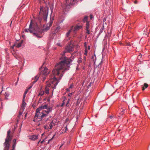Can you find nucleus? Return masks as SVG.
Here are the masks:
<instances>
[{"instance_id": "nucleus-1", "label": "nucleus", "mask_w": 150, "mask_h": 150, "mask_svg": "<svg viewBox=\"0 0 150 150\" xmlns=\"http://www.w3.org/2000/svg\"><path fill=\"white\" fill-rule=\"evenodd\" d=\"M65 52L62 54V57L60 58V62L57 64L55 69L52 71V74L59 76V79H60L62 76L64 72L69 69V64L72 62V60L70 59H67L64 56Z\"/></svg>"}, {"instance_id": "nucleus-2", "label": "nucleus", "mask_w": 150, "mask_h": 150, "mask_svg": "<svg viewBox=\"0 0 150 150\" xmlns=\"http://www.w3.org/2000/svg\"><path fill=\"white\" fill-rule=\"evenodd\" d=\"M53 20H50V22L47 24L46 28L42 30L38 26L36 23L33 24L32 20H31L29 27L28 28H26L24 30L25 32L28 33L30 32L33 33V36L37 38H40L42 37V34L44 32L47 31L49 30L50 28L52 25Z\"/></svg>"}, {"instance_id": "nucleus-3", "label": "nucleus", "mask_w": 150, "mask_h": 150, "mask_svg": "<svg viewBox=\"0 0 150 150\" xmlns=\"http://www.w3.org/2000/svg\"><path fill=\"white\" fill-rule=\"evenodd\" d=\"M52 110V108L50 107L47 109V110L43 111H35V115L33 121L35 122H39L42 120L46 122L49 119L48 114Z\"/></svg>"}, {"instance_id": "nucleus-4", "label": "nucleus", "mask_w": 150, "mask_h": 150, "mask_svg": "<svg viewBox=\"0 0 150 150\" xmlns=\"http://www.w3.org/2000/svg\"><path fill=\"white\" fill-rule=\"evenodd\" d=\"M57 76H58L53 75V77L49 79V83L47 84L46 87H45V91H44L46 94H49L50 87H52L53 89L56 88V86H57L59 82L57 79L55 77Z\"/></svg>"}, {"instance_id": "nucleus-5", "label": "nucleus", "mask_w": 150, "mask_h": 150, "mask_svg": "<svg viewBox=\"0 0 150 150\" xmlns=\"http://www.w3.org/2000/svg\"><path fill=\"white\" fill-rule=\"evenodd\" d=\"M11 132L10 130L8 131L7 132V136L5 139V141L4 143V150H8L10 147V144L11 141V137L10 136V133Z\"/></svg>"}, {"instance_id": "nucleus-6", "label": "nucleus", "mask_w": 150, "mask_h": 150, "mask_svg": "<svg viewBox=\"0 0 150 150\" xmlns=\"http://www.w3.org/2000/svg\"><path fill=\"white\" fill-rule=\"evenodd\" d=\"M40 14L43 15V17L44 20L46 21L47 18V14H48V8L45 7H40V10L39 12Z\"/></svg>"}, {"instance_id": "nucleus-7", "label": "nucleus", "mask_w": 150, "mask_h": 150, "mask_svg": "<svg viewBox=\"0 0 150 150\" xmlns=\"http://www.w3.org/2000/svg\"><path fill=\"white\" fill-rule=\"evenodd\" d=\"M47 105L46 104L45 105H41V106L38 107L36 110L37 111H43L44 110H42L43 109H46V110H47V109L50 108H52V107H50L49 108H47Z\"/></svg>"}, {"instance_id": "nucleus-8", "label": "nucleus", "mask_w": 150, "mask_h": 150, "mask_svg": "<svg viewBox=\"0 0 150 150\" xmlns=\"http://www.w3.org/2000/svg\"><path fill=\"white\" fill-rule=\"evenodd\" d=\"M142 102L144 107H148L150 105V101L147 99L143 100H142Z\"/></svg>"}, {"instance_id": "nucleus-9", "label": "nucleus", "mask_w": 150, "mask_h": 150, "mask_svg": "<svg viewBox=\"0 0 150 150\" xmlns=\"http://www.w3.org/2000/svg\"><path fill=\"white\" fill-rule=\"evenodd\" d=\"M49 71H48L47 69L45 67L43 71H41V73H40V74H41V76H46L49 73Z\"/></svg>"}, {"instance_id": "nucleus-10", "label": "nucleus", "mask_w": 150, "mask_h": 150, "mask_svg": "<svg viewBox=\"0 0 150 150\" xmlns=\"http://www.w3.org/2000/svg\"><path fill=\"white\" fill-rule=\"evenodd\" d=\"M55 124L54 122L53 121H52V122L50 123V124H49V126H44V128L45 129H52L53 127V126H55Z\"/></svg>"}, {"instance_id": "nucleus-11", "label": "nucleus", "mask_w": 150, "mask_h": 150, "mask_svg": "<svg viewBox=\"0 0 150 150\" xmlns=\"http://www.w3.org/2000/svg\"><path fill=\"white\" fill-rule=\"evenodd\" d=\"M65 50L67 52H71L73 51V47L70 45H68L65 47Z\"/></svg>"}, {"instance_id": "nucleus-12", "label": "nucleus", "mask_w": 150, "mask_h": 150, "mask_svg": "<svg viewBox=\"0 0 150 150\" xmlns=\"http://www.w3.org/2000/svg\"><path fill=\"white\" fill-rule=\"evenodd\" d=\"M125 109V108H120V109H119V110H118V113H119V114L121 116L123 115L124 113Z\"/></svg>"}, {"instance_id": "nucleus-13", "label": "nucleus", "mask_w": 150, "mask_h": 150, "mask_svg": "<svg viewBox=\"0 0 150 150\" xmlns=\"http://www.w3.org/2000/svg\"><path fill=\"white\" fill-rule=\"evenodd\" d=\"M89 22H87L86 23V33L88 35L90 34L89 30Z\"/></svg>"}, {"instance_id": "nucleus-14", "label": "nucleus", "mask_w": 150, "mask_h": 150, "mask_svg": "<svg viewBox=\"0 0 150 150\" xmlns=\"http://www.w3.org/2000/svg\"><path fill=\"white\" fill-rule=\"evenodd\" d=\"M68 130L67 126L66 123H64L63 127H62V130L64 132H67Z\"/></svg>"}, {"instance_id": "nucleus-15", "label": "nucleus", "mask_w": 150, "mask_h": 150, "mask_svg": "<svg viewBox=\"0 0 150 150\" xmlns=\"http://www.w3.org/2000/svg\"><path fill=\"white\" fill-rule=\"evenodd\" d=\"M26 105V103L24 101V99H22V106H21V108H22V110H24Z\"/></svg>"}, {"instance_id": "nucleus-16", "label": "nucleus", "mask_w": 150, "mask_h": 150, "mask_svg": "<svg viewBox=\"0 0 150 150\" xmlns=\"http://www.w3.org/2000/svg\"><path fill=\"white\" fill-rule=\"evenodd\" d=\"M82 28L81 25H77L74 27V31H75L81 29Z\"/></svg>"}, {"instance_id": "nucleus-17", "label": "nucleus", "mask_w": 150, "mask_h": 150, "mask_svg": "<svg viewBox=\"0 0 150 150\" xmlns=\"http://www.w3.org/2000/svg\"><path fill=\"white\" fill-rule=\"evenodd\" d=\"M38 135H33L30 137L31 140L33 141L35 140L38 139Z\"/></svg>"}, {"instance_id": "nucleus-18", "label": "nucleus", "mask_w": 150, "mask_h": 150, "mask_svg": "<svg viewBox=\"0 0 150 150\" xmlns=\"http://www.w3.org/2000/svg\"><path fill=\"white\" fill-rule=\"evenodd\" d=\"M23 42V40H21V41H20V42L18 43L17 45H16V47H21V45H22V44Z\"/></svg>"}, {"instance_id": "nucleus-19", "label": "nucleus", "mask_w": 150, "mask_h": 150, "mask_svg": "<svg viewBox=\"0 0 150 150\" xmlns=\"http://www.w3.org/2000/svg\"><path fill=\"white\" fill-rule=\"evenodd\" d=\"M39 78V76H35V77L34 80V81H33V83L34 84L38 81V79Z\"/></svg>"}, {"instance_id": "nucleus-20", "label": "nucleus", "mask_w": 150, "mask_h": 150, "mask_svg": "<svg viewBox=\"0 0 150 150\" xmlns=\"http://www.w3.org/2000/svg\"><path fill=\"white\" fill-rule=\"evenodd\" d=\"M64 100H66V102H65V103H66V106H67V105L69 103V101H70V99H67L64 97Z\"/></svg>"}, {"instance_id": "nucleus-21", "label": "nucleus", "mask_w": 150, "mask_h": 150, "mask_svg": "<svg viewBox=\"0 0 150 150\" xmlns=\"http://www.w3.org/2000/svg\"><path fill=\"white\" fill-rule=\"evenodd\" d=\"M148 87V84L146 83H144V86L142 87V90L144 91L145 88H146Z\"/></svg>"}, {"instance_id": "nucleus-22", "label": "nucleus", "mask_w": 150, "mask_h": 150, "mask_svg": "<svg viewBox=\"0 0 150 150\" xmlns=\"http://www.w3.org/2000/svg\"><path fill=\"white\" fill-rule=\"evenodd\" d=\"M60 29V26H58L54 30V32L55 33H57L59 30V29Z\"/></svg>"}, {"instance_id": "nucleus-23", "label": "nucleus", "mask_w": 150, "mask_h": 150, "mask_svg": "<svg viewBox=\"0 0 150 150\" xmlns=\"http://www.w3.org/2000/svg\"><path fill=\"white\" fill-rule=\"evenodd\" d=\"M132 110L134 112H135L136 110H138L137 108L136 107V106H134V107H132Z\"/></svg>"}, {"instance_id": "nucleus-24", "label": "nucleus", "mask_w": 150, "mask_h": 150, "mask_svg": "<svg viewBox=\"0 0 150 150\" xmlns=\"http://www.w3.org/2000/svg\"><path fill=\"white\" fill-rule=\"evenodd\" d=\"M104 25H103V26H102V28H101L100 30V33H101L103 32V30H104Z\"/></svg>"}, {"instance_id": "nucleus-25", "label": "nucleus", "mask_w": 150, "mask_h": 150, "mask_svg": "<svg viewBox=\"0 0 150 150\" xmlns=\"http://www.w3.org/2000/svg\"><path fill=\"white\" fill-rule=\"evenodd\" d=\"M28 92V90H26V91H25V93H24V96H23V99H24L25 98V95H26V93H27Z\"/></svg>"}, {"instance_id": "nucleus-26", "label": "nucleus", "mask_w": 150, "mask_h": 150, "mask_svg": "<svg viewBox=\"0 0 150 150\" xmlns=\"http://www.w3.org/2000/svg\"><path fill=\"white\" fill-rule=\"evenodd\" d=\"M81 99L79 98V99H78L77 101L76 102L77 105H79L80 103H81Z\"/></svg>"}, {"instance_id": "nucleus-27", "label": "nucleus", "mask_w": 150, "mask_h": 150, "mask_svg": "<svg viewBox=\"0 0 150 150\" xmlns=\"http://www.w3.org/2000/svg\"><path fill=\"white\" fill-rule=\"evenodd\" d=\"M45 92L43 91H41L40 92L39 94V95L40 96H43L44 93Z\"/></svg>"}, {"instance_id": "nucleus-28", "label": "nucleus", "mask_w": 150, "mask_h": 150, "mask_svg": "<svg viewBox=\"0 0 150 150\" xmlns=\"http://www.w3.org/2000/svg\"><path fill=\"white\" fill-rule=\"evenodd\" d=\"M87 19H88V17L87 16H85L84 18L83 19V22H85L86 21Z\"/></svg>"}, {"instance_id": "nucleus-29", "label": "nucleus", "mask_w": 150, "mask_h": 150, "mask_svg": "<svg viewBox=\"0 0 150 150\" xmlns=\"http://www.w3.org/2000/svg\"><path fill=\"white\" fill-rule=\"evenodd\" d=\"M16 146V144L13 143L12 146V150H14L15 149Z\"/></svg>"}, {"instance_id": "nucleus-30", "label": "nucleus", "mask_w": 150, "mask_h": 150, "mask_svg": "<svg viewBox=\"0 0 150 150\" xmlns=\"http://www.w3.org/2000/svg\"><path fill=\"white\" fill-rule=\"evenodd\" d=\"M66 100H64L63 101V102H62V103L61 105V106L62 107L64 105L65 103Z\"/></svg>"}, {"instance_id": "nucleus-31", "label": "nucleus", "mask_w": 150, "mask_h": 150, "mask_svg": "<svg viewBox=\"0 0 150 150\" xmlns=\"http://www.w3.org/2000/svg\"><path fill=\"white\" fill-rule=\"evenodd\" d=\"M71 32V30H69V31H68V32L66 33V36L67 37H68L69 34H70Z\"/></svg>"}, {"instance_id": "nucleus-32", "label": "nucleus", "mask_w": 150, "mask_h": 150, "mask_svg": "<svg viewBox=\"0 0 150 150\" xmlns=\"http://www.w3.org/2000/svg\"><path fill=\"white\" fill-rule=\"evenodd\" d=\"M78 62L79 64L81 63L82 62V59L81 58L79 59H78Z\"/></svg>"}, {"instance_id": "nucleus-33", "label": "nucleus", "mask_w": 150, "mask_h": 150, "mask_svg": "<svg viewBox=\"0 0 150 150\" xmlns=\"http://www.w3.org/2000/svg\"><path fill=\"white\" fill-rule=\"evenodd\" d=\"M55 135H54L52 137V138H51V139H50L49 140V141H48V143H47V144H49L50 142L51 141V140H52L54 138V137L55 136Z\"/></svg>"}, {"instance_id": "nucleus-34", "label": "nucleus", "mask_w": 150, "mask_h": 150, "mask_svg": "<svg viewBox=\"0 0 150 150\" xmlns=\"http://www.w3.org/2000/svg\"><path fill=\"white\" fill-rule=\"evenodd\" d=\"M42 76L43 77V78L42 79V81H45V76Z\"/></svg>"}, {"instance_id": "nucleus-35", "label": "nucleus", "mask_w": 150, "mask_h": 150, "mask_svg": "<svg viewBox=\"0 0 150 150\" xmlns=\"http://www.w3.org/2000/svg\"><path fill=\"white\" fill-rule=\"evenodd\" d=\"M87 49H85V50L84 55H87Z\"/></svg>"}, {"instance_id": "nucleus-36", "label": "nucleus", "mask_w": 150, "mask_h": 150, "mask_svg": "<svg viewBox=\"0 0 150 150\" xmlns=\"http://www.w3.org/2000/svg\"><path fill=\"white\" fill-rule=\"evenodd\" d=\"M71 1V0H65V1H66V3L68 4V3H69Z\"/></svg>"}, {"instance_id": "nucleus-37", "label": "nucleus", "mask_w": 150, "mask_h": 150, "mask_svg": "<svg viewBox=\"0 0 150 150\" xmlns=\"http://www.w3.org/2000/svg\"><path fill=\"white\" fill-rule=\"evenodd\" d=\"M73 84H71L70 85V87H69L68 88L71 89L73 87Z\"/></svg>"}, {"instance_id": "nucleus-38", "label": "nucleus", "mask_w": 150, "mask_h": 150, "mask_svg": "<svg viewBox=\"0 0 150 150\" xmlns=\"http://www.w3.org/2000/svg\"><path fill=\"white\" fill-rule=\"evenodd\" d=\"M6 94H5V96H6V97H8L9 96V94L7 93H6Z\"/></svg>"}, {"instance_id": "nucleus-39", "label": "nucleus", "mask_w": 150, "mask_h": 150, "mask_svg": "<svg viewBox=\"0 0 150 150\" xmlns=\"http://www.w3.org/2000/svg\"><path fill=\"white\" fill-rule=\"evenodd\" d=\"M69 121V119L68 118L66 119L65 120V122L64 124L66 123L67 124V122Z\"/></svg>"}, {"instance_id": "nucleus-40", "label": "nucleus", "mask_w": 150, "mask_h": 150, "mask_svg": "<svg viewBox=\"0 0 150 150\" xmlns=\"http://www.w3.org/2000/svg\"><path fill=\"white\" fill-rule=\"evenodd\" d=\"M13 144H16V139H13Z\"/></svg>"}, {"instance_id": "nucleus-41", "label": "nucleus", "mask_w": 150, "mask_h": 150, "mask_svg": "<svg viewBox=\"0 0 150 150\" xmlns=\"http://www.w3.org/2000/svg\"><path fill=\"white\" fill-rule=\"evenodd\" d=\"M22 112H20L19 113V116H20L22 115Z\"/></svg>"}, {"instance_id": "nucleus-42", "label": "nucleus", "mask_w": 150, "mask_h": 150, "mask_svg": "<svg viewBox=\"0 0 150 150\" xmlns=\"http://www.w3.org/2000/svg\"><path fill=\"white\" fill-rule=\"evenodd\" d=\"M84 47L85 48V49H87L86 42L84 43Z\"/></svg>"}, {"instance_id": "nucleus-43", "label": "nucleus", "mask_w": 150, "mask_h": 150, "mask_svg": "<svg viewBox=\"0 0 150 150\" xmlns=\"http://www.w3.org/2000/svg\"><path fill=\"white\" fill-rule=\"evenodd\" d=\"M71 88H67V89H66V91H67V92H69V91H70V89H71Z\"/></svg>"}, {"instance_id": "nucleus-44", "label": "nucleus", "mask_w": 150, "mask_h": 150, "mask_svg": "<svg viewBox=\"0 0 150 150\" xmlns=\"http://www.w3.org/2000/svg\"><path fill=\"white\" fill-rule=\"evenodd\" d=\"M45 142L44 139H43L42 140V141H40V143H41V144H42L44 142Z\"/></svg>"}, {"instance_id": "nucleus-45", "label": "nucleus", "mask_w": 150, "mask_h": 150, "mask_svg": "<svg viewBox=\"0 0 150 150\" xmlns=\"http://www.w3.org/2000/svg\"><path fill=\"white\" fill-rule=\"evenodd\" d=\"M14 46H15V45L11 46V48L12 49H13L14 47Z\"/></svg>"}, {"instance_id": "nucleus-46", "label": "nucleus", "mask_w": 150, "mask_h": 150, "mask_svg": "<svg viewBox=\"0 0 150 150\" xmlns=\"http://www.w3.org/2000/svg\"><path fill=\"white\" fill-rule=\"evenodd\" d=\"M57 45L59 46H61V45H60V43H57Z\"/></svg>"}, {"instance_id": "nucleus-47", "label": "nucleus", "mask_w": 150, "mask_h": 150, "mask_svg": "<svg viewBox=\"0 0 150 150\" xmlns=\"http://www.w3.org/2000/svg\"><path fill=\"white\" fill-rule=\"evenodd\" d=\"M88 50H90V46H88Z\"/></svg>"}, {"instance_id": "nucleus-48", "label": "nucleus", "mask_w": 150, "mask_h": 150, "mask_svg": "<svg viewBox=\"0 0 150 150\" xmlns=\"http://www.w3.org/2000/svg\"><path fill=\"white\" fill-rule=\"evenodd\" d=\"M72 94V93H69V94H68V96H71Z\"/></svg>"}, {"instance_id": "nucleus-49", "label": "nucleus", "mask_w": 150, "mask_h": 150, "mask_svg": "<svg viewBox=\"0 0 150 150\" xmlns=\"http://www.w3.org/2000/svg\"><path fill=\"white\" fill-rule=\"evenodd\" d=\"M92 18V15H90V19H91Z\"/></svg>"}, {"instance_id": "nucleus-50", "label": "nucleus", "mask_w": 150, "mask_h": 150, "mask_svg": "<svg viewBox=\"0 0 150 150\" xmlns=\"http://www.w3.org/2000/svg\"><path fill=\"white\" fill-rule=\"evenodd\" d=\"M134 4H137V0H136V1H134Z\"/></svg>"}, {"instance_id": "nucleus-51", "label": "nucleus", "mask_w": 150, "mask_h": 150, "mask_svg": "<svg viewBox=\"0 0 150 150\" xmlns=\"http://www.w3.org/2000/svg\"><path fill=\"white\" fill-rule=\"evenodd\" d=\"M62 146H63V144H62V145H61L60 146L59 148H61V147H62Z\"/></svg>"}, {"instance_id": "nucleus-52", "label": "nucleus", "mask_w": 150, "mask_h": 150, "mask_svg": "<svg viewBox=\"0 0 150 150\" xmlns=\"http://www.w3.org/2000/svg\"><path fill=\"white\" fill-rule=\"evenodd\" d=\"M127 45H129V46H130V43H127Z\"/></svg>"}, {"instance_id": "nucleus-53", "label": "nucleus", "mask_w": 150, "mask_h": 150, "mask_svg": "<svg viewBox=\"0 0 150 150\" xmlns=\"http://www.w3.org/2000/svg\"><path fill=\"white\" fill-rule=\"evenodd\" d=\"M109 117L110 118H112V116H110Z\"/></svg>"}, {"instance_id": "nucleus-54", "label": "nucleus", "mask_w": 150, "mask_h": 150, "mask_svg": "<svg viewBox=\"0 0 150 150\" xmlns=\"http://www.w3.org/2000/svg\"><path fill=\"white\" fill-rule=\"evenodd\" d=\"M32 87L31 86H30V87H29L28 88V89H30Z\"/></svg>"}, {"instance_id": "nucleus-55", "label": "nucleus", "mask_w": 150, "mask_h": 150, "mask_svg": "<svg viewBox=\"0 0 150 150\" xmlns=\"http://www.w3.org/2000/svg\"><path fill=\"white\" fill-rule=\"evenodd\" d=\"M40 140L39 141H38V144H39V143H40Z\"/></svg>"}, {"instance_id": "nucleus-56", "label": "nucleus", "mask_w": 150, "mask_h": 150, "mask_svg": "<svg viewBox=\"0 0 150 150\" xmlns=\"http://www.w3.org/2000/svg\"><path fill=\"white\" fill-rule=\"evenodd\" d=\"M27 115V113H26L25 115V117H26V115Z\"/></svg>"}, {"instance_id": "nucleus-57", "label": "nucleus", "mask_w": 150, "mask_h": 150, "mask_svg": "<svg viewBox=\"0 0 150 150\" xmlns=\"http://www.w3.org/2000/svg\"><path fill=\"white\" fill-rule=\"evenodd\" d=\"M43 134H42V135H43Z\"/></svg>"}]
</instances>
